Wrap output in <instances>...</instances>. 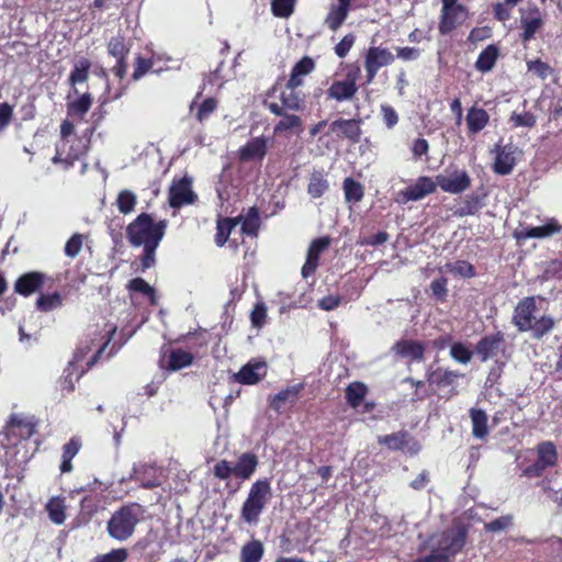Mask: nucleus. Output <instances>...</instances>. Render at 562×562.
Wrapping results in <instances>:
<instances>
[{"mask_svg": "<svg viewBox=\"0 0 562 562\" xmlns=\"http://www.w3.org/2000/svg\"><path fill=\"white\" fill-rule=\"evenodd\" d=\"M82 440L79 436H72L67 443L63 446L60 472L68 473L72 470L71 460L80 451Z\"/></svg>", "mask_w": 562, "mask_h": 562, "instance_id": "obj_36", "label": "nucleus"}, {"mask_svg": "<svg viewBox=\"0 0 562 562\" xmlns=\"http://www.w3.org/2000/svg\"><path fill=\"white\" fill-rule=\"evenodd\" d=\"M437 180L434 181L428 176H420L417 178L414 184L408 186L401 191V195L405 201H419L426 195L436 192Z\"/></svg>", "mask_w": 562, "mask_h": 562, "instance_id": "obj_25", "label": "nucleus"}, {"mask_svg": "<svg viewBox=\"0 0 562 562\" xmlns=\"http://www.w3.org/2000/svg\"><path fill=\"white\" fill-rule=\"evenodd\" d=\"M448 271L461 278L471 279L476 276L475 267L467 260H457L446 265Z\"/></svg>", "mask_w": 562, "mask_h": 562, "instance_id": "obj_49", "label": "nucleus"}, {"mask_svg": "<svg viewBox=\"0 0 562 562\" xmlns=\"http://www.w3.org/2000/svg\"><path fill=\"white\" fill-rule=\"evenodd\" d=\"M494 151L496 155L494 164L492 166L493 171L499 176H507L512 173L517 164V146H515L514 144H507L505 146L496 144Z\"/></svg>", "mask_w": 562, "mask_h": 562, "instance_id": "obj_19", "label": "nucleus"}, {"mask_svg": "<svg viewBox=\"0 0 562 562\" xmlns=\"http://www.w3.org/2000/svg\"><path fill=\"white\" fill-rule=\"evenodd\" d=\"M513 525V516L504 515L484 525V529L488 532H498L507 529Z\"/></svg>", "mask_w": 562, "mask_h": 562, "instance_id": "obj_61", "label": "nucleus"}, {"mask_svg": "<svg viewBox=\"0 0 562 562\" xmlns=\"http://www.w3.org/2000/svg\"><path fill=\"white\" fill-rule=\"evenodd\" d=\"M448 280L445 277H440L435 279L430 283V290L434 297L439 302H446L448 297V289H447Z\"/></svg>", "mask_w": 562, "mask_h": 562, "instance_id": "obj_59", "label": "nucleus"}, {"mask_svg": "<svg viewBox=\"0 0 562 562\" xmlns=\"http://www.w3.org/2000/svg\"><path fill=\"white\" fill-rule=\"evenodd\" d=\"M411 436L406 430H400L390 435L380 436L378 442L386 446L390 450H402L408 443Z\"/></svg>", "mask_w": 562, "mask_h": 562, "instance_id": "obj_40", "label": "nucleus"}, {"mask_svg": "<svg viewBox=\"0 0 562 562\" xmlns=\"http://www.w3.org/2000/svg\"><path fill=\"white\" fill-rule=\"evenodd\" d=\"M241 221V215L236 217H222L216 221V233L214 235V243L217 247H224L229 241V236L233 229Z\"/></svg>", "mask_w": 562, "mask_h": 562, "instance_id": "obj_32", "label": "nucleus"}, {"mask_svg": "<svg viewBox=\"0 0 562 562\" xmlns=\"http://www.w3.org/2000/svg\"><path fill=\"white\" fill-rule=\"evenodd\" d=\"M145 508L138 503H128L117 508L106 522L109 536L120 542L128 540L137 525L145 518Z\"/></svg>", "mask_w": 562, "mask_h": 562, "instance_id": "obj_2", "label": "nucleus"}, {"mask_svg": "<svg viewBox=\"0 0 562 562\" xmlns=\"http://www.w3.org/2000/svg\"><path fill=\"white\" fill-rule=\"evenodd\" d=\"M514 8L509 4H506V1H498L493 4V15L494 19L498 22L505 23L512 18V10Z\"/></svg>", "mask_w": 562, "mask_h": 562, "instance_id": "obj_63", "label": "nucleus"}, {"mask_svg": "<svg viewBox=\"0 0 562 562\" xmlns=\"http://www.w3.org/2000/svg\"><path fill=\"white\" fill-rule=\"evenodd\" d=\"M467 536V529L463 527L447 529L437 537L431 538L430 548L440 557H445L447 562H451L464 548Z\"/></svg>", "mask_w": 562, "mask_h": 562, "instance_id": "obj_6", "label": "nucleus"}, {"mask_svg": "<svg viewBox=\"0 0 562 562\" xmlns=\"http://www.w3.org/2000/svg\"><path fill=\"white\" fill-rule=\"evenodd\" d=\"M83 245V236L75 233L67 241L64 248L65 255L69 258H75L81 251Z\"/></svg>", "mask_w": 562, "mask_h": 562, "instance_id": "obj_60", "label": "nucleus"}, {"mask_svg": "<svg viewBox=\"0 0 562 562\" xmlns=\"http://www.w3.org/2000/svg\"><path fill=\"white\" fill-rule=\"evenodd\" d=\"M316 67L315 60L310 56L302 57L292 67L290 77L285 83L289 88H300L304 85V78Z\"/></svg>", "mask_w": 562, "mask_h": 562, "instance_id": "obj_28", "label": "nucleus"}, {"mask_svg": "<svg viewBox=\"0 0 562 562\" xmlns=\"http://www.w3.org/2000/svg\"><path fill=\"white\" fill-rule=\"evenodd\" d=\"M196 194L192 190V181L188 177L173 180L168 191V202L172 209H180L183 205L193 204Z\"/></svg>", "mask_w": 562, "mask_h": 562, "instance_id": "obj_13", "label": "nucleus"}, {"mask_svg": "<svg viewBox=\"0 0 562 562\" xmlns=\"http://www.w3.org/2000/svg\"><path fill=\"white\" fill-rule=\"evenodd\" d=\"M469 416L472 423V435L474 438L484 439L488 435L487 414L476 407L469 411Z\"/></svg>", "mask_w": 562, "mask_h": 562, "instance_id": "obj_38", "label": "nucleus"}, {"mask_svg": "<svg viewBox=\"0 0 562 562\" xmlns=\"http://www.w3.org/2000/svg\"><path fill=\"white\" fill-rule=\"evenodd\" d=\"M392 352L409 362H422L425 359L426 346L423 341L400 339L391 348Z\"/></svg>", "mask_w": 562, "mask_h": 562, "instance_id": "obj_22", "label": "nucleus"}, {"mask_svg": "<svg viewBox=\"0 0 562 562\" xmlns=\"http://www.w3.org/2000/svg\"><path fill=\"white\" fill-rule=\"evenodd\" d=\"M47 280V276L40 271H30L21 274L14 282V292L27 297L40 291Z\"/></svg>", "mask_w": 562, "mask_h": 562, "instance_id": "obj_24", "label": "nucleus"}, {"mask_svg": "<svg viewBox=\"0 0 562 562\" xmlns=\"http://www.w3.org/2000/svg\"><path fill=\"white\" fill-rule=\"evenodd\" d=\"M345 200L348 203H358L364 196L363 186L351 177H348L342 182Z\"/></svg>", "mask_w": 562, "mask_h": 562, "instance_id": "obj_43", "label": "nucleus"}, {"mask_svg": "<svg viewBox=\"0 0 562 562\" xmlns=\"http://www.w3.org/2000/svg\"><path fill=\"white\" fill-rule=\"evenodd\" d=\"M267 375L265 361H249L235 374V380L244 385H254Z\"/></svg>", "mask_w": 562, "mask_h": 562, "instance_id": "obj_26", "label": "nucleus"}, {"mask_svg": "<svg viewBox=\"0 0 562 562\" xmlns=\"http://www.w3.org/2000/svg\"><path fill=\"white\" fill-rule=\"evenodd\" d=\"M546 15L547 13L532 1L519 8V37L522 43L535 40L536 34L546 25Z\"/></svg>", "mask_w": 562, "mask_h": 562, "instance_id": "obj_8", "label": "nucleus"}, {"mask_svg": "<svg viewBox=\"0 0 562 562\" xmlns=\"http://www.w3.org/2000/svg\"><path fill=\"white\" fill-rule=\"evenodd\" d=\"M450 356L460 363L471 361L473 352L462 342H453L450 347Z\"/></svg>", "mask_w": 562, "mask_h": 562, "instance_id": "obj_58", "label": "nucleus"}, {"mask_svg": "<svg viewBox=\"0 0 562 562\" xmlns=\"http://www.w3.org/2000/svg\"><path fill=\"white\" fill-rule=\"evenodd\" d=\"M268 145L263 136L254 137L238 150L240 161L262 160L267 154Z\"/></svg>", "mask_w": 562, "mask_h": 562, "instance_id": "obj_27", "label": "nucleus"}, {"mask_svg": "<svg viewBox=\"0 0 562 562\" xmlns=\"http://www.w3.org/2000/svg\"><path fill=\"white\" fill-rule=\"evenodd\" d=\"M282 119L276 124L274 132L281 133L294 128H300L302 126V120L300 116L295 114H286L280 115Z\"/></svg>", "mask_w": 562, "mask_h": 562, "instance_id": "obj_53", "label": "nucleus"}, {"mask_svg": "<svg viewBox=\"0 0 562 562\" xmlns=\"http://www.w3.org/2000/svg\"><path fill=\"white\" fill-rule=\"evenodd\" d=\"M327 176V172L323 168L314 169L310 173L306 191L311 198H322L329 190Z\"/></svg>", "mask_w": 562, "mask_h": 562, "instance_id": "obj_31", "label": "nucleus"}, {"mask_svg": "<svg viewBox=\"0 0 562 562\" xmlns=\"http://www.w3.org/2000/svg\"><path fill=\"white\" fill-rule=\"evenodd\" d=\"M411 151L415 160L420 159L423 156H427L429 153V143L424 137L415 138L411 145Z\"/></svg>", "mask_w": 562, "mask_h": 562, "instance_id": "obj_64", "label": "nucleus"}, {"mask_svg": "<svg viewBox=\"0 0 562 562\" xmlns=\"http://www.w3.org/2000/svg\"><path fill=\"white\" fill-rule=\"evenodd\" d=\"M499 56V49L496 45L486 46L479 55L475 61V68L481 72H487L493 69Z\"/></svg>", "mask_w": 562, "mask_h": 562, "instance_id": "obj_39", "label": "nucleus"}, {"mask_svg": "<svg viewBox=\"0 0 562 562\" xmlns=\"http://www.w3.org/2000/svg\"><path fill=\"white\" fill-rule=\"evenodd\" d=\"M463 376L464 375L459 371L445 369L442 367H438L436 369L429 368L426 371V381L429 383V385L435 386L437 390L451 386L448 398L458 394V391L453 387V384L459 378Z\"/></svg>", "mask_w": 562, "mask_h": 562, "instance_id": "obj_16", "label": "nucleus"}, {"mask_svg": "<svg viewBox=\"0 0 562 562\" xmlns=\"http://www.w3.org/2000/svg\"><path fill=\"white\" fill-rule=\"evenodd\" d=\"M505 349V337L502 331L483 336L475 345L474 352L482 362L497 356Z\"/></svg>", "mask_w": 562, "mask_h": 562, "instance_id": "obj_21", "label": "nucleus"}, {"mask_svg": "<svg viewBox=\"0 0 562 562\" xmlns=\"http://www.w3.org/2000/svg\"><path fill=\"white\" fill-rule=\"evenodd\" d=\"M467 126L470 135H475L483 131L490 122V115L482 108L471 106L467 113Z\"/></svg>", "mask_w": 562, "mask_h": 562, "instance_id": "obj_34", "label": "nucleus"}, {"mask_svg": "<svg viewBox=\"0 0 562 562\" xmlns=\"http://www.w3.org/2000/svg\"><path fill=\"white\" fill-rule=\"evenodd\" d=\"M241 232L245 235L256 237L260 227L259 212L256 207H250L245 217L241 216Z\"/></svg>", "mask_w": 562, "mask_h": 562, "instance_id": "obj_45", "label": "nucleus"}, {"mask_svg": "<svg viewBox=\"0 0 562 562\" xmlns=\"http://www.w3.org/2000/svg\"><path fill=\"white\" fill-rule=\"evenodd\" d=\"M509 122L514 127H533L537 123V117L533 113L525 111L522 113L513 112Z\"/></svg>", "mask_w": 562, "mask_h": 562, "instance_id": "obj_55", "label": "nucleus"}, {"mask_svg": "<svg viewBox=\"0 0 562 562\" xmlns=\"http://www.w3.org/2000/svg\"><path fill=\"white\" fill-rule=\"evenodd\" d=\"M108 54L115 59L127 58L130 54V46L125 42V37L122 35L113 36L110 38L106 45Z\"/></svg>", "mask_w": 562, "mask_h": 562, "instance_id": "obj_47", "label": "nucleus"}, {"mask_svg": "<svg viewBox=\"0 0 562 562\" xmlns=\"http://www.w3.org/2000/svg\"><path fill=\"white\" fill-rule=\"evenodd\" d=\"M356 36L352 33L346 34L339 43L336 44L334 50L339 58H345L355 45Z\"/></svg>", "mask_w": 562, "mask_h": 562, "instance_id": "obj_62", "label": "nucleus"}, {"mask_svg": "<svg viewBox=\"0 0 562 562\" xmlns=\"http://www.w3.org/2000/svg\"><path fill=\"white\" fill-rule=\"evenodd\" d=\"M49 519L56 524L61 525L66 519L64 499L60 497H53L46 505Z\"/></svg>", "mask_w": 562, "mask_h": 562, "instance_id": "obj_48", "label": "nucleus"}, {"mask_svg": "<svg viewBox=\"0 0 562 562\" xmlns=\"http://www.w3.org/2000/svg\"><path fill=\"white\" fill-rule=\"evenodd\" d=\"M258 465V456L248 451L239 454L234 465L226 459L217 461L212 471L213 475L221 481H226L234 475L236 479L240 480V482H245L251 479Z\"/></svg>", "mask_w": 562, "mask_h": 562, "instance_id": "obj_5", "label": "nucleus"}, {"mask_svg": "<svg viewBox=\"0 0 562 562\" xmlns=\"http://www.w3.org/2000/svg\"><path fill=\"white\" fill-rule=\"evenodd\" d=\"M91 61L82 57L75 65L68 77V82L72 87L71 93L78 95L77 85L87 82L90 75Z\"/></svg>", "mask_w": 562, "mask_h": 562, "instance_id": "obj_35", "label": "nucleus"}, {"mask_svg": "<svg viewBox=\"0 0 562 562\" xmlns=\"http://www.w3.org/2000/svg\"><path fill=\"white\" fill-rule=\"evenodd\" d=\"M362 120L339 117L329 124L327 135H335L337 139H347L351 144H358L362 136Z\"/></svg>", "mask_w": 562, "mask_h": 562, "instance_id": "obj_12", "label": "nucleus"}, {"mask_svg": "<svg viewBox=\"0 0 562 562\" xmlns=\"http://www.w3.org/2000/svg\"><path fill=\"white\" fill-rule=\"evenodd\" d=\"M555 322L551 316L543 315L531 324L530 330L536 339H541L554 328Z\"/></svg>", "mask_w": 562, "mask_h": 562, "instance_id": "obj_51", "label": "nucleus"}, {"mask_svg": "<svg viewBox=\"0 0 562 562\" xmlns=\"http://www.w3.org/2000/svg\"><path fill=\"white\" fill-rule=\"evenodd\" d=\"M303 389H304V385L302 383H299V384L288 386L284 390H281L280 392H278L270 398V402H269L270 407L274 412L280 413L286 403H289V404L296 403Z\"/></svg>", "mask_w": 562, "mask_h": 562, "instance_id": "obj_29", "label": "nucleus"}, {"mask_svg": "<svg viewBox=\"0 0 562 562\" xmlns=\"http://www.w3.org/2000/svg\"><path fill=\"white\" fill-rule=\"evenodd\" d=\"M193 360V353L181 348L162 349L159 358V367L166 371L175 372L190 367Z\"/></svg>", "mask_w": 562, "mask_h": 562, "instance_id": "obj_15", "label": "nucleus"}, {"mask_svg": "<svg viewBox=\"0 0 562 562\" xmlns=\"http://www.w3.org/2000/svg\"><path fill=\"white\" fill-rule=\"evenodd\" d=\"M351 5L347 3L331 4L324 20L325 25L333 32L338 31L347 20Z\"/></svg>", "mask_w": 562, "mask_h": 562, "instance_id": "obj_33", "label": "nucleus"}, {"mask_svg": "<svg viewBox=\"0 0 562 562\" xmlns=\"http://www.w3.org/2000/svg\"><path fill=\"white\" fill-rule=\"evenodd\" d=\"M537 458L547 467H554L558 462L557 448L551 441H543L537 446Z\"/></svg>", "mask_w": 562, "mask_h": 562, "instance_id": "obj_46", "label": "nucleus"}, {"mask_svg": "<svg viewBox=\"0 0 562 562\" xmlns=\"http://www.w3.org/2000/svg\"><path fill=\"white\" fill-rule=\"evenodd\" d=\"M37 425L34 417L12 415L5 427L8 441L16 445L22 440L30 439L36 432Z\"/></svg>", "mask_w": 562, "mask_h": 562, "instance_id": "obj_11", "label": "nucleus"}, {"mask_svg": "<svg viewBox=\"0 0 562 562\" xmlns=\"http://www.w3.org/2000/svg\"><path fill=\"white\" fill-rule=\"evenodd\" d=\"M168 221L156 220L151 213H139L125 228V236L132 247H143L139 256L140 271L156 265V250L166 235Z\"/></svg>", "mask_w": 562, "mask_h": 562, "instance_id": "obj_1", "label": "nucleus"}, {"mask_svg": "<svg viewBox=\"0 0 562 562\" xmlns=\"http://www.w3.org/2000/svg\"><path fill=\"white\" fill-rule=\"evenodd\" d=\"M296 0H273L271 11L277 18H289L294 10Z\"/></svg>", "mask_w": 562, "mask_h": 562, "instance_id": "obj_56", "label": "nucleus"}, {"mask_svg": "<svg viewBox=\"0 0 562 562\" xmlns=\"http://www.w3.org/2000/svg\"><path fill=\"white\" fill-rule=\"evenodd\" d=\"M136 204L137 196L133 191L124 189L117 193L115 205L121 214L128 215L133 213L135 211Z\"/></svg>", "mask_w": 562, "mask_h": 562, "instance_id": "obj_44", "label": "nucleus"}, {"mask_svg": "<svg viewBox=\"0 0 562 562\" xmlns=\"http://www.w3.org/2000/svg\"><path fill=\"white\" fill-rule=\"evenodd\" d=\"M369 392L368 386L360 381L351 382L345 389V398L351 408H358Z\"/></svg>", "mask_w": 562, "mask_h": 562, "instance_id": "obj_37", "label": "nucleus"}, {"mask_svg": "<svg viewBox=\"0 0 562 562\" xmlns=\"http://www.w3.org/2000/svg\"><path fill=\"white\" fill-rule=\"evenodd\" d=\"M299 88H289L288 83L282 86V78H279L268 90V95L273 97L280 92L281 104L271 102L267 108L274 115H284L285 110L300 111L303 108L304 95L297 91Z\"/></svg>", "mask_w": 562, "mask_h": 562, "instance_id": "obj_7", "label": "nucleus"}, {"mask_svg": "<svg viewBox=\"0 0 562 562\" xmlns=\"http://www.w3.org/2000/svg\"><path fill=\"white\" fill-rule=\"evenodd\" d=\"M360 75V68L352 66L346 74L344 80H334L326 90V99L335 100L336 102H344L351 100L358 92L357 85Z\"/></svg>", "mask_w": 562, "mask_h": 562, "instance_id": "obj_10", "label": "nucleus"}, {"mask_svg": "<svg viewBox=\"0 0 562 562\" xmlns=\"http://www.w3.org/2000/svg\"><path fill=\"white\" fill-rule=\"evenodd\" d=\"M394 59L393 54L387 48L370 47L364 57L367 83H371L380 68L391 65Z\"/></svg>", "mask_w": 562, "mask_h": 562, "instance_id": "obj_14", "label": "nucleus"}, {"mask_svg": "<svg viewBox=\"0 0 562 562\" xmlns=\"http://www.w3.org/2000/svg\"><path fill=\"white\" fill-rule=\"evenodd\" d=\"M128 552L125 548L112 549L110 552L94 557L91 562H125Z\"/></svg>", "mask_w": 562, "mask_h": 562, "instance_id": "obj_57", "label": "nucleus"}, {"mask_svg": "<svg viewBox=\"0 0 562 562\" xmlns=\"http://www.w3.org/2000/svg\"><path fill=\"white\" fill-rule=\"evenodd\" d=\"M265 553L261 541L251 540L245 543L240 550V562H260Z\"/></svg>", "mask_w": 562, "mask_h": 562, "instance_id": "obj_42", "label": "nucleus"}, {"mask_svg": "<svg viewBox=\"0 0 562 562\" xmlns=\"http://www.w3.org/2000/svg\"><path fill=\"white\" fill-rule=\"evenodd\" d=\"M331 243L329 236L318 237L310 244L305 263L302 267L301 273L303 278L313 276L319 265L321 254L328 248Z\"/></svg>", "mask_w": 562, "mask_h": 562, "instance_id": "obj_23", "label": "nucleus"}, {"mask_svg": "<svg viewBox=\"0 0 562 562\" xmlns=\"http://www.w3.org/2000/svg\"><path fill=\"white\" fill-rule=\"evenodd\" d=\"M562 232V225L554 217H550L541 226H521L516 231L515 237L518 241H525L530 238L543 239Z\"/></svg>", "mask_w": 562, "mask_h": 562, "instance_id": "obj_17", "label": "nucleus"}, {"mask_svg": "<svg viewBox=\"0 0 562 562\" xmlns=\"http://www.w3.org/2000/svg\"><path fill=\"white\" fill-rule=\"evenodd\" d=\"M154 66V61L151 58H145L140 55H137L134 60V71L132 74V79L134 81L143 78Z\"/></svg>", "mask_w": 562, "mask_h": 562, "instance_id": "obj_54", "label": "nucleus"}, {"mask_svg": "<svg viewBox=\"0 0 562 562\" xmlns=\"http://www.w3.org/2000/svg\"><path fill=\"white\" fill-rule=\"evenodd\" d=\"M441 3L438 31L448 35L468 19L469 10L459 0H441Z\"/></svg>", "mask_w": 562, "mask_h": 562, "instance_id": "obj_9", "label": "nucleus"}, {"mask_svg": "<svg viewBox=\"0 0 562 562\" xmlns=\"http://www.w3.org/2000/svg\"><path fill=\"white\" fill-rule=\"evenodd\" d=\"M271 496L272 491L269 479L265 477L255 481L241 505L240 519L250 526H256Z\"/></svg>", "mask_w": 562, "mask_h": 562, "instance_id": "obj_3", "label": "nucleus"}, {"mask_svg": "<svg viewBox=\"0 0 562 562\" xmlns=\"http://www.w3.org/2000/svg\"><path fill=\"white\" fill-rule=\"evenodd\" d=\"M536 311L537 304L533 296L524 297L517 303L513 314V324L519 331L530 330Z\"/></svg>", "mask_w": 562, "mask_h": 562, "instance_id": "obj_18", "label": "nucleus"}, {"mask_svg": "<svg viewBox=\"0 0 562 562\" xmlns=\"http://www.w3.org/2000/svg\"><path fill=\"white\" fill-rule=\"evenodd\" d=\"M484 195L470 194L463 200L461 206L454 211V215L463 217L476 214L484 205Z\"/></svg>", "mask_w": 562, "mask_h": 562, "instance_id": "obj_41", "label": "nucleus"}, {"mask_svg": "<svg viewBox=\"0 0 562 562\" xmlns=\"http://www.w3.org/2000/svg\"><path fill=\"white\" fill-rule=\"evenodd\" d=\"M437 186L443 192L459 194L467 191L472 183L469 173L465 170H454L450 176L438 175L436 177Z\"/></svg>", "mask_w": 562, "mask_h": 562, "instance_id": "obj_20", "label": "nucleus"}, {"mask_svg": "<svg viewBox=\"0 0 562 562\" xmlns=\"http://www.w3.org/2000/svg\"><path fill=\"white\" fill-rule=\"evenodd\" d=\"M217 100L214 98H206L199 106L195 113V119L199 123H204L217 109Z\"/></svg>", "mask_w": 562, "mask_h": 562, "instance_id": "obj_52", "label": "nucleus"}, {"mask_svg": "<svg viewBox=\"0 0 562 562\" xmlns=\"http://www.w3.org/2000/svg\"><path fill=\"white\" fill-rule=\"evenodd\" d=\"M63 299L58 292L41 294L36 300V307L41 312H49L60 307Z\"/></svg>", "mask_w": 562, "mask_h": 562, "instance_id": "obj_50", "label": "nucleus"}, {"mask_svg": "<svg viewBox=\"0 0 562 562\" xmlns=\"http://www.w3.org/2000/svg\"><path fill=\"white\" fill-rule=\"evenodd\" d=\"M93 98L91 93L78 94V98L67 102V116L76 122H81L91 109Z\"/></svg>", "mask_w": 562, "mask_h": 562, "instance_id": "obj_30", "label": "nucleus"}, {"mask_svg": "<svg viewBox=\"0 0 562 562\" xmlns=\"http://www.w3.org/2000/svg\"><path fill=\"white\" fill-rule=\"evenodd\" d=\"M115 334V328L108 333L106 340L99 347L95 353L88 360L86 369H79V363L85 359L87 353L90 351L89 347L78 348L74 353L72 359L68 362L67 367L64 370V373L59 380L60 390L64 393H71L75 391V384L80 380V378L85 374L86 371L91 369L100 359L101 355L105 350L106 346L111 341L113 335Z\"/></svg>", "mask_w": 562, "mask_h": 562, "instance_id": "obj_4", "label": "nucleus"}]
</instances>
